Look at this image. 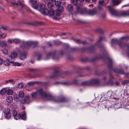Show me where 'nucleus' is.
I'll return each instance as SVG.
<instances>
[{
    "label": "nucleus",
    "mask_w": 129,
    "mask_h": 129,
    "mask_svg": "<svg viewBox=\"0 0 129 129\" xmlns=\"http://www.w3.org/2000/svg\"><path fill=\"white\" fill-rule=\"evenodd\" d=\"M26 54L21 53L19 55V58L21 60H23L26 57Z\"/></svg>",
    "instance_id": "nucleus-21"
},
{
    "label": "nucleus",
    "mask_w": 129,
    "mask_h": 129,
    "mask_svg": "<svg viewBox=\"0 0 129 129\" xmlns=\"http://www.w3.org/2000/svg\"><path fill=\"white\" fill-rule=\"evenodd\" d=\"M63 84L64 85H68V83L67 82H64V83Z\"/></svg>",
    "instance_id": "nucleus-61"
},
{
    "label": "nucleus",
    "mask_w": 129,
    "mask_h": 129,
    "mask_svg": "<svg viewBox=\"0 0 129 129\" xmlns=\"http://www.w3.org/2000/svg\"><path fill=\"white\" fill-rule=\"evenodd\" d=\"M108 84L110 85H112L113 84V82L110 79L108 82Z\"/></svg>",
    "instance_id": "nucleus-47"
},
{
    "label": "nucleus",
    "mask_w": 129,
    "mask_h": 129,
    "mask_svg": "<svg viewBox=\"0 0 129 129\" xmlns=\"http://www.w3.org/2000/svg\"><path fill=\"white\" fill-rule=\"evenodd\" d=\"M4 62V61L3 59L0 58V64H2Z\"/></svg>",
    "instance_id": "nucleus-50"
},
{
    "label": "nucleus",
    "mask_w": 129,
    "mask_h": 129,
    "mask_svg": "<svg viewBox=\"0 0 129 129\" xmlns=\"http://www.w3.org/2000/svg\"><path fill=\"white\" fill-rule=\"evenodd\" d=\"M77 11L78 13H79L81 14H83L84 13V10H83L82 8L81 4H78L77 5Z\"/></svg>",
    "instance_id": "nucleus-10"
},
{
    "label": "nucleus",
    "mask_w": 129,
    "mask_h": 129,
    "mask_svg": "<svg viewBox=\"0 0 129 129\" xmlns=\"http://www.w3.org/2000/svg\"><path fill=\"white\" fill-rule=\"evenodd\" d=\"M13 93V91L11 89H9L7 90V93L9 95H11Z\"/></svg>",
    "instance_id": "nucleus-29"
},
{
    "label": "nucleus",
    "mask_w": 129,
    "mask_h": 129,
    "mask_svg": "<svg viewBox=\"0 0 129 129\" xmlns=\"http://www.w3.org/2000/svg\"><path fill=\"white\" fill-rule=\"evenodd\" d=\"M96 12V10H89L88 11V13L89 14L93 15L95 14Z\"/></svg>",
    "instance_id": "nucleus-22"
},
{
    "label": "nucleus",
    "mask_w": 129,
    "mask_h": 129,
    "mask_svg": "<svg viewBox=\"0 0 129 129\" xmlns=\"http://www.w3.org/2000/svg\"><path fill=\"white\" fill-rule=\"evenodd\" d=\"M61 12L59 10L57 9L56 10V15L57 16H59L61 13Z\"/></svg>",
    "instance_id": "nucleus-37"
},
{
    "label": "nucleus",
    "mask_w": 129,
    "mask_h": 129,
    "mask_svg": "<svg viewBox=\"0 0 129 129\" xmlns=\"http://www.w3.org/2000/svg\"><path fill=\"white\" fill-rule=\"evenodd\" d=\"M7 45V43L6 41H3L0 42V46L2 47H4Z\"/></svg>",
    "instance_id": "nucleus-27"
},
{
    "label": "nucleus",
    "mask_w": 129,
    "mask_h": 129,
    "mask_svg": "<svg viewBox=\"0 0 129 129\" xmlns=\"http://www.w3.org/2000/svg\"><path fill=\"white\" fill-rule=\"evenodd\" d=\"M55 2V5L56 6L59 7L61 5V3L60 1H57Z\"/></svg>",
    "instance_id": "nucleus-35"
},
{
    "label": "nucleus",
    "mask_w": 129,
    "mask_h": 129,
    "mask_svg": "<svg viewBox=\"0 0 129 129\" xmlns=\"http://www.w3.org/2000/svg\"><path fill=\"white\" fill-rule=\"evenodd\" d=\"M129 16V10L126 11L119 12L118 17Z\"/></svg>",
    "instance_id": "nucleus-11"
},
{
    "label": "nucleus",
    "mask_w": 129,
    "mask_h": 129,
    "mask_svg": "<svg viewBox=\"0 0 129 129\" xmlns=\"http://www.w3.org/2000/svg\"><path fill=\"white\" fill-rule=\"evenodd\" d=\"M12 114L14 119H15L18 120L21 118V119L23 120L26 119V114L24 112L22 113L20 115V114H17V112L14 110L12 112Z\"/></svg>",
    "instance_id": "nucleus-3"
},
{
    "label": "nucleus",
    "mask_w": 129,
    "mask_h": 129,
    "mask_svg": "<svg viewBox=\"0 0 129 129\" xmlns=\"http://www.w3.org/2000/svg\"><path fill=\"white\" fill-rule=\"evenodd\" d=\"M80 2L82 3L84 2V0H79Z\"/></svg>",
    "instance_id": "nucleus-59"
},
{
    "label": "nucleus",
    "mask_w": 129,
    "mask_h": 129,
    "mask_svg": "<svg viewBox=\"0 0 129 129\" xmlns=\"http://www.w3.org/2000/svg\"><path fill=\"white\" fill-rule=\"evenodd\" d=\"M108 66L109 68V69L111 70H112V63L113 61L112 59L110 58H108Z\"/></svg>",
    "instance_id": "nucleus-13"
},
{
    "label": "nucleus",
    "mask_w": 129,
    "mask_h": 129,
    "mask_svg": "<svg viewBox=\"0 0 129 129\" xmlns=\"http://www.w3.org/2000/svg\"><path fill=\"white\" fill-rule=\"evenodd\" d=\"M41 58V55H39L37 57V60H40Z\"/></svg>",
    "instance_id": "nucleus-51"
},
{
    "label": "nucleus",
    "mask_w": 129,
    "mask_h": 129,
    "mask_svg": "<svg viewBox=\"0 0 129 129\" xmlns=\"http://www.w3.org/2000/svg\"><path fill=\"white\" fill-rule=\"evenodd\" d=\"M3 112L5 115V118L7 119H9L11 117L10 114V110L8 108H5L3 111Z\"/></svg>",
    "instance_id": "nucleus-7"
},
{
    "label": "nucleus",
    "mask_w": 129,
    "mask_h": 129,
    "mask_svg": "<svg viewBox=\"0 0 129 129\" xmlns=\"http://www.w3.org/2000/svg\"><path fill=\"white\" fill-rule=\"evenodd\" d=\"M7 91V90L6 89L3 88L1 90L0 93L1 94H4Z\"/></svg>",
    "instance_id": "nucleus-31"
},
{
    "label": "nucleus",
    "mask_w": 129,
    "mask_h": 129,
    "mask_svg": "<svg viewBox=\"0 0 129 129\" xmlns=\"http://www.w3.org/2000/svg\"><path fill=\"white\" fill-rule=\"evenodd\" d=\"M13 60H11L10 58H9L8 59H7L4 61V63L6 66L9 65L10 63H12Z\"/></svg>",
    "instance_id": "nucleus-20"
},
{
    "label": "nucleus",
    "mask_w": 129,
    "mask_h": 129,
    "mask_svg": "<svg viewBox=\"0 0 129 129\" xmlns=\"http://www.w3.org/2000/svg\"><path fill=\"white\" fill-rule=\"evenodd\" d=\"M39 7L42 10V11L44 13V10L45 9H46L45 8V6L44 4L43 3H41L40 4V6Z\"/></svg>",
    "instance_id": "nucleus-23"
},
{
    "label": "nucleus",
    "mask_w": 129,
    "mask_h": 129,
    "mask_svg": "<svg viewBox=\"0 0 129 129\" xmlns=\"http://www.w3.org/2000/svg\"><path fill=\"white\" fill-rule=\"evenodd\" d=\"M129 83V81L128 80H124L123 82L122 83V84H126L128 83Z\"/></svg>",
    "instance_id": "nucleus-43"
},
{
    "label": "nucleus",
    "mask_w": 129,
    "mask_h": 129,
    "mask_svg": "<svg viewBox=\"0 0 129 129\" xmlns=\"http://www.w3.org/2000/svg\"><path fill=\"white\" fill-rule=\"evenodd\" d=\"M128 6H129V4L127 5H124L122 6V7H125Z\"/></svg>",
    "instance_id": "nucleus-55"
},
{
    "label": "nucleus",
    "mask_w": 129,
    "mask_h": 129,
    "mask_svg": "<svg viewBox=\"0 0 129 129\" xmlns=\"http://www.w3.org/2000/svg\"><path fill=\"white\" fill-rule=\"evenodd\" d=\"M71 2L74 5H76L78 3V0H72Z\"/></svg>",
    "instance_id": "nucleus-39"
},
{
    "label": "nucleus",
    "mask_w": 129,
    "mask_h": 129,
    "mask_svg": "<svg viewBox=\"0 0 129 129\" xmlns=\"http://www.w3.org/2000/svg\"><path fill=\"white\" fill-rule=\"evenodd\" d=\"M31 4L32 6L34 9H37L39 8L38 5L37 4V1L35 0H30L29 1Z\"/></svg>",
    "instance_id": "nucleus-9"
},
{
    "label": "nucleus",
    "mask_w": 129,
    "mask_h": 129,
    "mask_svg": "<svg viewBox=\"0 0 129 129\" xmlns=\"http://www.w3.org/2000/svg\"><path fill=\"white\" fill-rule=\"evenodd\" d=\"M24 86V85L22 83H20L18 84V87L19 88H22Z\"/></svg>",
    "instance_id": "nucleus-41"
},
{
    "label": "nucleus",
    "mask_w": 129,
    "mask_h": 129,
    "mask_svg": "<svg viewBox=\"0 0 129 129\" xmlns=\"http://www.w3.org/2000/svg\"><path fill=\"white\" fill-rule=\"evenodd\" d=\"M2 52L4 54L6 55H8V50L5 48L4 49L2 50Z\"/></svg>",
    "instance_id": "nucleus-30"
},
{
    "label": "nucleus",
    "mask_w": 129,
    "mask_h": 129,
    "mask_svg": "<svg viewBox=\"0 0 129 129\" xmlns=\"http://www.w3.org/2000/svg\"><path fill=\"white\" fill-rule=\"evenodd\" d=\"M12 4L14 5L17 6L18 5L21 6L22 8H23L24 6V5L22 4L20 1H18L17 2H15V3H12Z\"/></svg>",
    "instance_id": "nucleus-24"
},
{
    "label": "nucleus",
    "mask_w": 129,
    "mask_h": 129,
    "mask_svg": "<svg viewBox=\"0 0 129 129\" xmlns=\"http://www.w3.org/2000/svg\"><path fill=\"white\" fill-rule=\"evenodd\" d=\"M61 3L63 5L66 4V2L65 1H63L62 2H61Z\"/></svg>",
    "instance_id": "nucleus-54"
},
{
    "label": "nucleus",
    "mask_w": 129,
    "mask_h": 129,
    "mask_svg": "<svg viewBox=\"0 0 129 129\" xmlns=\"http://www.w3.org/2000/svg\"><path fill=\"white\" fill-rule=\"evenodd\" d=\"M61 12L63 11V7L60 6L57 9Z\"/></svg>",
    "instance_id": "nucleus-40"
},
{
    "label": "nucleus",
    "mask_w": 129,
    "mask_h": 129,
    "mask_svg": "<svg viewBox=\"0 0 129 129\" xmlns=\"http://www.w3.org/2000/svg\"><path fill=\"white\" fill-rule=\"evenodd\" d=\"M21 101L23 103L26 104H28L31 102L28 95L26 96L25 99L22 100Z\"/></svg>",
    "instance_id": "nucleus-14"
},
{
    "label": "nucleus",
    "mask_w": 129,
    "mask_h": 129,
    "mask_svg": "<svg viewBox=\"0 0 129 129\" xmlns=\"http://www.w3.org/2000/svg\"><path fill=\"white\" fill-rule=\"evenodd\" d=\"M7 42L9 44H11L12 42V41L9 39L7 41Z\"/></svg>",
    "instance_id": "nucleus-49"
},
{
    "label": "nucleus",
    "mask_w": 129,
    "mask_h": 129,
    "mask_svg": "<svg viewBox=\"0 0 129 129\" xmlns=\"http://www.w3.org/2000/svg\"><path fill=\"white\" fill-rule=\"evenodd\" d=\"M17 54L16 53L14 52H13L11 53V54L10 55L9 57H10V58L11 59L13 60V61L14 60V59L17 56Z\"/></svg>",
    "instance_id": "nucleus-15"
},
{
    "label": "nucleus",
    "mask_w": 129,
    "mask_h": 129,
    "mask_svg": "<svg viewBox=\"0 0 129 129\" xmlns=\"http://www.w3.org/2000/svg\"><path fill=\"white\" fill-rule=\"evenodd\" d=\"M48 44L50 46H51V44L50 43V42H48Z\"/></svg>",
    "instance_id": "nucleus-62"
},
{
    "label": "nucleus",
    "mask_w": 129,
    "mask_h": 129,
    "mask_svg": "<svg viewBox=\"0 0 129 129\" xmlns=\"http://www.w3.org/2000/svg\"><path fill=\"white\" fill-rule=\"evenodd\" d=\"M53 6V4L51 3L48 2L47 4L48 7L49 8H52Z\"/></svg>",
    "instance_id": "nucleus-34"
},
{
    "label": "nucleus",
    "mask_w": 129,
    "mask_h": 129,
    "mask_svg": "<svg viewBox=\"0 0 129 129\" xmlns=\"http://www.w3.org/2000/svg\"><path fill=\"white\" fill-rule=\"evenodd\" d=\"M49 55L50 56H51L52 58L54 60H57L59 59L58 57L56 56L55 54H54V53H52L51 54H49Z\"/></svg>",
    "instance_id": "nucleus-18"
},
{
    "label": "nucleus",
    "mask_w": 129,
    "mask_h": 129,
    "mask_svg": "<svg viewBox=\"0 0 129 129\" xmlns=\"http://www.w3.org/2000/svg\"><path fill=\"white\" fill-rule=\"evenodd\" d=\"M51 1L53 2H55L56 0H50Z\"/></svg>",
    "instance_id": "nucleus-63"
},
{
    "label": "nucleus",
    "mask_w": 129,
    "mask_h": 129,
    "mask_svg": "<svg viewBox=\"0 0 129 129\" xmlns=\"http://www.w3.org/2000/svg\"><path fill=\"white\" fill-rule=\"evenodd\" d=\"M73 40L76 43L78 44L82 43L84 44L86 43V42L85 41H82L81 40L79 39H73Z\"/></svg>",
    "instance_id": "nucleus-17"
},
{
    "label": "nucleus",
    "mask_w": 129,
    "mask_h": 129,
    "mask_svg": "<svg viewBox=\"0 0 129 129\" xmlns=\"http://www.w3.org/2000/svg\"><path fill=\"white\" fill-rule=\"evenodd\" d=\"M99 3L102 6L105 5V2L104 0H99Z\"/></svg>",
    "instance_id": "nucleus-33"
},
{
    "label": "nucleus",
    "mask_w": 129,
    "mask_h": 129,
    "mask_svg": "<svg viewBox=\"0 0 129 129\" xmlns=\"http://www.w3.org/2000/svg\"><path fill=\"white\" fill-rule=\"evenodd\" d=\"M108 7L109 10V12L111 15L118 17L119 12L117 11L116 10L112 9L110 6H108Z\"/></svg>",
    "instance_id": "nucleus-6"
},
{
    "label": "nucleus",
    "mask_w": 129,
    "mask_h": 129,
    "mask_svg": "<svg viewBox=\"0 0 129 129\" xmlns=\"http://www.w3.org/2000/svg\"><path fill=\"white\" fill-rule=\"evenodd\" d=\"M90 51L91 50H94V46H91L90 48Z\"/></svg>",
    "instance_id": "nucleus-52"
},
{
    "label": "nucleus",
    "mask_w": 129,
    "mask_h": 129,
    "mask_svg": "<svg viewBox=\"0 0 129 129\" xmlns=\"http://www.w3.org/2000/svg\"><path fill=\"white\" fill-rule=\"evenodd\" d=\"M29 70L33 72H36L37 70V69H34L32 68H30L29 69Z\"/></svg>",
    "instance_id": "nucleus-42"
},
{
    "label": "nucleus",
    "mask_w": 129,
    "mask_h": 129,
    "mask_svg": "<svg viewBox=\"0 0 129 129\" xmlns=\"http://www.w3.org/2000/svg\"><path fill=\"white\" fill-rule=\"evenodd\" d=\"M123 39H125L126 40H129V36H126L122 37L119 40H118L117 39H112L111 42V44H117L118 42H119V45L122 48L127 46L129 49V50L127 52V55L129 57V44H127V45H126L125 43H123V41L122 40Z\"/></svg>",
    "instance_id": "nucleus-2"
},
{
    "label": "nucleus",
    "mask_w": 129,
    "mask_h": 129,
    "mask_svg": "<svg viewBox=\"0 0 129 129\" xmlns=\"http://www.w3.org/2000/svg\"><path fill=\"white\" fill-rule=\"evenodd\" d=\"M98 9H99V10H101V9H102V7H100V6H98Z\"/></svg>",
    "instance_id": "nucleus-57"
},
{
    "label": "nucleus",
    "mask_w": 129,
    "mask_h": 129,
    "mask_svg": "<svg viewBox=\"0 0 129 129\" xmlns=\"http://www.w3.org/2000/svg\"><path fill=\"white\" fill-rule=\"evenodd\" d=\"M1 38H4L6 36V35L5 34H3L2 35L0 34Z\"/></svg>",
    "instance_id": "nucleus-46"
},
{
    "label": "nucleus",
    "mask_w": 129,
    "mask_h": 129,
    "mask_svg": "<svg viewBox=\"0 0 129 129\" xmlns=\"http://www.w3.org/2000/svg\"><path fill=\"white\" fill-rule=\"evenodd\" d=\"M97 86H99V83H100V80H99L97 79Z\"/></svg>",
    "instance_id": "nucleus-53"
},
{
    "label": "nucleus",
    "mask_w": 129,
    "mask_h": 129,
    "mask_svg": "<svg viewBox=\"0 0 129 129\" xmlns=\"http://www.w3.org/2000/svg\"><path fill=\"white\" fill-rule=\"evenodd\" d=\"M7 82H9L10 83H12L13 84L14 83V80L12 79L8 80Z\"/></svg>",
    "instance_id": "nucleus-44"
},
{
    "label": "nucleus",
    "mask_w": 129,
    "mask_h": 129,
    "mask_svg": "<svg viewBox=\"0 0 129 129\" xmlns=\"http://www.w3.org/2000/svg\"><path fill=\"white\" fill-rule=\"evenodd\" d=\"M116 84L117 85H118L119 84V83L118 82H116Z\"/></svg>",
    "instance_id": "nucleus-64"
},
{
    "label": "nucleus",
    "mask_w": 129,
    "mask_h": 129,
    "mask_svg": "<svg viewBox=\"0 0 129 129\" xmlns=\"http://www.w3.org/2000/svg\"><path fill=\"white\" fill-rule=\"evenodd\" d=\"M24 96L23 92L22 91H20L19 93V96L16 94L14 95V98L16 101L18 102L20 101V99L23 98Z\"/></svg>",
    "instance_id": "nucleus-5"
},
{
    "label": "nucleus",
    "mask_w": 129,
    "mask_h": 129,
    "mask_svg": "<svg viewBox=\"0 0 129 129\" xmlns=\"http://www.w3.org/2000/svg\"><path fill=\"white\" fill-rule=\"evenodd\" d=\"M117 74H123L124 73L123 70H118L117 69H115L113 70Z\"/></svg>",
    "instance_id": "nucleus-16"
},
{
    "label": "nucleus",
    "mask_w": 129,
    "mask_h": 129,
    "mask_svg": "<svg viewBox=\"0 0 129 129\" xmlns=\"http://www.w3.org/2000/svg\"><path fill=\"white\" fill-rule=\"evenodd\" d=\"M126 76L128 78H129V73L126 74Z\"/></svg>",
    "instance_id": "nucleus-58"
},
{
    "label": "nucleus",
    "mask_w": 129,
    "mask_h": 129,
    "mask_svg": "<svg viewBox=\"0 0 129 129\" xmlns=\"http://www.w3.org/2000/svg\"><path fill=\"white\" fill-rule=\"evenodd\" d=\"M93 5L92 4H90L89 5V7H90V6H93Z\"/></svg>",
    "instance_id": "nucleus-60"
},
{
    "label": "nucleus",
    "mask_w": 129,
    "mask_h": 129,
    "mask_svg": "<svg viewBox=\"0 0 129 129\" xmlns=\"http://www.w3.org/2000/svg\"><path fill=\"white\" fill-rule=\"evenodd\" d=\"M6 100L8 102L11 103L13 101V98L11 96H8L6 98Z\"/></svg>",
    "instance_id": "nucleus-25"
},
{
    "label": "nucleus",
    "mask_w": 129,
    "mask_h": 129,
    "mask_svg": "<svg viewBox=\"0 0 129 129\" xmlns=\"http://www.w3.org/2000/svg\"><path fill=\"white\" fill-rule=\"evenodd\" d=\"M97 33L99 32L101 34H103V31L100 28H97Z\"/></svg>",
    "instance_id": "nucleus-38"
},
{
    "label": "nucleus",
    "mask_w": 129,
    "mask_h": 129,
    "mask_svg": "<svg viewBox=\"0 0 129 129\" xmlns=\"http://www.w3.org/2000/svg\"><path fill=\"white\" fill-rule=\"evenodd\" d=\"M112 1L113 4L114 6H117L121 3L120 0H112Z\"/></svg>",
    "instance_id": "nucleus-19"
},
{
    "label": "nucleus",
    "mask_w": 129,
    "mask_h": 129,
    "mask_svg": "<svg viewBox=\"0 0 129 129\" xmlns=\"http://www.w3.org/2000/svg\"><path fill=\"white\" fill-rule=\"evenodd\" d=\"M30 62L31 63H34V61L33 60H31L30 61Z\"/></svg>",
    "instance_id": "nucleus-56"
},
{
    "label": "nucleus",
    "mask_w": 129,
    "mask_h": 129,
    "mask_svg": "<svg viewBox=\"0 0 129 129\" xmlns=\"http://www.w3.org/2000/svg\"><path fill=\"white\" fill-rule=\"evenodd\" d=\"M54 13V11L52 9H50L49 11L47 9L44 10V14L50 16L53 15Z\"/></svg>",
    "instance_id": "nucleus-8"
},
{
    "label": "nucleus",
    "mask_w": 129,
    "mask_h": 129,
    "mask_svg": "<svg viewBox=\"0 0 129 129\" xmlns=\"http://www.w3.org/2000/svg\"><path fill=\"white\" fill-rule=\"evenodd\" d=\"M24 44V45H21V47H26L28 46H30L31 45H33V42L31 41H29L28 42H22Z\"/></svg>",
    "instance_id": "nucleus-12"
},
{
    "label": "nucleus",
    "mask_w": 129,
    "mask_h": 129,
    "mask_svg": "<svg viewBox=\"0 0 129 129\" xmlns=\"http://www.w3.org/2000/svg\"><path fill=\"white\" fill-rule=\"evenodd\" d=\"M35 83V82H30L28 83V84L29 85H32Z\"/></svg>",
    "instance_id": "nucleus-48"
},
{
    "label": "nucleus",
    "mask_w": 129,
    "mask_h": 129,
    "mask_svg": "<svg viewBox=\"0 0 129 129\" xmlns=\"http://www.w3.org/2000/svg\"><path fill=\"white\" fill-rule=\"evenodd\" d=\"M38 94H39L42 98H45L47 100H51L54 102L59 103L65 101V98L63 97H55L51 95L46 93L42 89H40L37 90V92L31 94L32 97L35 98Z\"/></svg>",
    "instance_id": "nucleus-1"
},
{
    "label": "nucleus",
    "mask_w": 129,
    "mask_h": 129,
    "mask_svg": "<svg viewBox=\"0 0 129 129\" xmlns=\"http://www.w3.org/2000/svg\"><path fill=\"white\" fill-rule=\"evenodd\" d=\"M105 38L104 37H100L99 39L97 41V47H98V43H100L105 40Z\"/></svg>",
    "instance_id": "nucleus-28"
},
{
    "label": "nucleus",
    "mask_w": 129,
    "mask_h": 129,
    "mask_svg": "<svg viewBox=\"0 0 129 129\" xmlns=\"http://www.w3.org/2000/svg\"><path fill=\"white\" fill-rule=\"evenodd\" d=\"M97 83V79H91L90 80L85 81L82 83V84L83 85H93Z\"/></svg>",
    "instance_id": "nucleus-4"
},
{
    "label": "nucleus",
    "mask_w": 129,
    "mask_h": 129,
    "mask_svg": "<svg viewBox=\"0 0 129 129\" xmlns=\"http://www.w3.org/2000/svg\"><path fill=\"white\" fill-rule=\"evenodd\" d=\"M13 42L16 43H19L21 41L19 39H15L13 40Z\"/></svg>",
    "instance_id": "nucleus-32"
},
{
    "label": "nucleus",
    "mask_w": 129,
    "mask_h": 129,
    "mask_svg": "<svg viewBox=\"0 0 129 129\" xmlns=\"http://www.w3.org/2000/svg\"><path fill=\"white\" fill-rule=\"evenodd\" d=\"M67 8L69 12L72 11L73 10V6L70 4L68 5Z\"/></svg>",
    "instance_id": "nucleus-26"
},
{
    "label": "nucleus",
    "mask_w": 129,
    "mask_h": 129,
    "mask_svg": "<svg viewBox=\"0 0 129 129\" xmlns=\"http://www.w3.org/2000/svg\"><path fill=\"white\" fill-rule=\"evenodd\" d=\"M38 44V43L37 42H33V45L34 47H36L37 46Z\"/></svg>",
    "instance_id": "nucleus-45"
},
{
    "label": "nucleus",
    "mask_w": 129,
    "mask_h": 129,
    "mask_svg": "<svg viewBox=\"0 0 129 129\" xmlns=\"http://www.w3.org/2000/svg\"><path fill=\"white\" fill-rule=\"evenodd\" d=\"M21 64V63L17 62H14L13 63V65L15 66H20Z\"/></svg>",
    "instance_id": "nucleus-36"
}]
</instances>
